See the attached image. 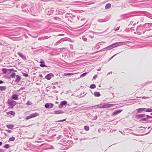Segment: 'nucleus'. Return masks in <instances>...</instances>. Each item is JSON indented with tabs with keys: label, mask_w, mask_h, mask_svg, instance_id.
<instances>
[{
	"label": "nucleus",
	"mask_w": 152,
	"mask_h": 152,
	"mask_svg": "<svg viewBox=\"0 0 152 152\" xmlns=\"http://www.w3.org/2000/svg\"><path fill=\"white\" fill-rule=\"evenodd\" d=\"M39 115V114L38 113H34L28 116L26 118V120H28L31 118H35Z\"/></svg>",
	"instance_id": "nucleus-4"
},
{
	"label": "nucleus",
	"mask_w": 152,
	"mask_h": 152,
	"mask_svg": "<svg viewBox=\"0 0 152 152\" xmlns=\"http://www.w3.org/2000/svg\"><path fill=\"white\" fill-rule=\"evenodd\" d=\"M40 66L41 67H47V66H45V63L44 62H40Z\"/></svg>",
	"instance_id": "nucleus-19"
},
{
	"label": "nucleus",
	"mask_w": 152,
	"mask_h": 152,
	"mask_svg": "<svg viewBox=\"0 0 152 152\" xmlns=\"http://www.w3.org/2000/svg\"><path fill=\"white\" fill-rule=\"evenodd\" d=\"M145 109V108H140L137 109V111L138 113H140L142 112Z\"/></svg>",
	"instance_id": "nucleus-16"
},
{
	"label": "nucleus",
	"mask_w": 152,
	"mask_h": 152,
	"mask_svg": "<svg viewBox=\"0 0 152 152\" xmlns=\"http://www.w3.org/2000/svg\"><path fill=\"white\" fill-rule=\"evenodd\" d=\"M11 97L13 100H18L19 99L18 96L17 94H13L11 96Z\"/></svg>",
	"instance_id": "nucleus-7"
},
{
	"label": "nucleus",
	"mask_w": 152,
	"mask_h": 152,
	"mask_svg": "<svg viewBox=\"0 0 152 152\" xmlns=\"http://www.w3.org/2000/svg\"><path fill=\"white\" fill-rule=\"evenodd\" d=\"M32 104V103L31 102L29 101H28L27 103H26V104L27 105H31Z\"/></svg>",
	"instance_id": "nucleus-28"
},
{
	"label": "nucleus",
	"mask_w": 152,
	"mask_h": 152,
	"mask_svg": "<svg viewBox=\"0 0 152 152\" xmlns=\"http://www.w3.org/2000/svg\"><path fill=\"white\" fill-rule=\"evenodd\" d=\"M2 145V143L1 142H0V146Z\"/></svg>",
	"instance_id": "nucleus-40"
},
{
	"label": "nucleus",
	"mask_w": 152,
	"mask_h": 152,
	"mask_svg": "<svg viewBox=\"0 0 152 152\" xmlns=\"http://www.w3.org/2000/svg\"><path fill=\"white\" fill-rule=\"evenodd\" d=\"M77 73H75V74H77ZM75 74L73 73H64V76H68V75H73Z\"/></svg>",
	"instance_id": "nucleus-18"
},
{
	"label": "nucleus",
	"mask_w": 152,
	"mask_h": 152,
	"mask_svg": "<svg viewBox=\"0 0 152 152\" xmlns=\"http://www.w3.org/2000/svg\"><path fill=\"white\" fill-rule=\"evenodd\" d=\"M13 69H7L5 68L3 69H2V71H3L4 74H6L8 71H11Z\"/></svg>",
	"instance_id": "nucleus-13"
},
{
	"label": "nucleus",
	"mask_w": 152,
	"mask_h": 152,
	"mask_svg": "<svg viewBox=\"0 0 152 152\" xmlns=\"http://www.w3.org/2000/svg\"><path fill=\"white\" fill-rule=\"evenodd\" d=\"M15 138L14 137H10L9 138V140L11 141H13L15 140Z\"/></svg>",
	"instance_id": "nucleus-29"
},
{
	"label": "nucleus",
	"mask_w": 152,
	"mask_h": 152,
	"mask_svg": "<svg viewBox=\"0 0 152 152\" xmlns=\"http://www.w3.org/2000/svg\"><path fill=\"white\" fill-rule=\"evenodd\" d=\"M97 77V75H96L94 76L93 77V78L94 79H95Z\"/></svg>",
	"instance_id": "nucleus-34"
},
{
	"label": "nucleus",
	"mask_w": 152,
	"mask_h": 152,
	"mask_svg": "<svg viewBox=\"0 0 152 152\" xmlns=\"http://www.w3.org/2000/svg\"><path fill=\"white\" fill-rule=\"evenodd\" d=\"M50 108H52L53 107V106H54V105L52 103H50Z\"/></svg>",
	"instance_id": "nucleus-33"
},
{
	"label": "nucleus",
	"mask_w": 152,
	"mask_h": 152,
	"mask_svg": "<svg viewBox=\"0 0 152 152\" xmlns=\"http://www.w3.org/2000/svg\"><path fill=\"white\" fill-rule=\"evenodd\" d=\"M94 96L96 97H99L100 96V94L99 92H95L94 93Z\"/></svg>",
	"instance_id": "nucleus-14"
},
{
	"label": "nucleus",
	"mask_w": 152,
	"mask_h": 152,
	"mask_svg": "<svg viewBox=\"0 0 152 152\" xmlns=\"http://www.w3.org/2000/svg\"><path fill=\"white\" fill-rule=\"evenodd\" d=\"M10 145L8 144H5L4 146V147L6 149H8L9 148Z\"/></svg>",
	"instance_id": "nucleus-26"
},
{
	"label": "nucleus",
	"mask_w": 152,
	"mask_h": 152,
	"mask_svg": "<svg viewBox=\"0 0 152 152\" xmlns=\"http://www.w3.org/2000/svg\"><path fill=\"white\" fill-rule=\"evenodd\" d=\"M21 79V77L20 76L18 75H17L16 76V78L15 79V81L16 82L18 83L20 81Z\"/></svg>",
	"instance_id": "nucleus-11"
},
{
	"label": "nucleus",
	"mask_w": 152,
	"mask_h": 152,
	"mask_svg": "<svg viewBox=\"0 0 152 152\" xmlns=\"http://www.w3.org/2000/svg\"><path fill=\"white\" fill-rule=\"evenodd\" d=\"M6 127L8 129H12L14 127V125L12 124L7 125Z\"/></svg>",
	"instance_id": "nucleus-17"
},
{
	"label": "nucleus",
	"mask_w": 152,
	"mask_h": 152,
	"mask_svg": "<svg viewBox=\"0 0 152 152\" xmlns=\"http://www.w3.org/2000/svg\"><path fill=\"white\" fill-rule=\"evenodd\" d=\"M115 55H114L113 56H112L111 58H110L112 59V58L115 56Z\"/></svg>",
	"instance_id": "nucleus-42"
},
{
	"label": "nucleus",
	"mask_w": 152,
	"mask_h": 152,
	"mask_svg": "<svg viewBox=\"0 0 152 152\" xmlns=\"http://www.w3.org/2000/svg\"><path fill=\"white\" fill-rule=\"evenodd\" d=\"M39 77H40L41 78H42L43 77V76L41 74H40V75H39Z\"/></svg>",
	"instance_id": "nucleus-38"
},
{
	"label": "nucleus",
	"mask_w": 152,
	"mask_h": 152,
	"mask_svg": "<svg viewBox=\"0 0 152 152\" xmlns=\"http://www.w3.org/2000/svg\"><path fill=\"white\" fill-rule=\"evenodd\" d=\"M88 73L87 72H86V73H84L83 74H82L81 76H80V77H84Z\"/></svg>",
	"instance_id": "nucleus-31"
},
{
	"label": "nucleus",
	"mask_w": 152,
	"mask_h": 152,
	"mask_svg": "<svg viewBox=\"0 0 152 152\" xmlns=\"http://www.w3.org/2000/svg\"><path fill=\"white\" fill-rule=\"evenodd\" d=\"M111 6V5L110 4H107L105 6V8L108 9Z\"/></svg>",
	"instance_id": "nucleus-24"
},
{
	"label": "nucleus",
	"mask_w": 152,
	"mask_h": 152,
	"mask_svg": "<svg viewBox=\"0 0 152 152\" xmlns=\"http://www.w3.org/2000/svg\"><path fill=\"white\" fill-rule=\"evenodd\" d=\"M119 27H117V29H116V30H119Z\"/></svg>",
	"instance_id": "nucleus-41"
},
{
	"label": "nucleus",
	"mask_w": 152,
	"mask_h": 152,
	"mask_svg": "<svg viewBox=\"0 0 152 152\" xmlns=\"http://www.w3.org/2000/svg\"><path fill=\"white\" fill-rule=\"evenodd\" d=\"M123 111L122 110H118L113 112L112 115L113 116H115L119 113H120Z\"/></svg>",
	"instance_id": "nucleus-8"
},
{
	"label": "nucleus",
	"mask_w": 152,
	"mask_h": 152,
	"mask_svg": "<svg viewBox=\"0 0 152 152\" xmlns=\"http://www.w3.org/2000/svg\"><path fill=\"white\" fill-rule=\"evenodd\" d=\"M147 118H142L141 119V121H146L147 120H148V118L149 117H151V116H150L148 115H147Z\"/></svg>",
	"instance_id": "nucleus-20"
},
{
	"label": "nucleus",
	"mask_w": 152,
	"mask_h": 152,
	"mask_svg": "<svg viewBox=\"0 0 152 152\" xmlns=\"http://www.w3.org/2000/svg\"><path fill=\"white\" fill-rule=\"evenodd\" d=\"M6 131L8 133H11L12 132V131L10 130H6Z\"/></svg>",
	"instance_id": "nucleus-35"
},
{
	"label": "nucleus",
	"mask_w": 152,
	"mask_h": 152,
	"mask_svg": "<svg viewBox=\"0 0 152 152\" xmlns=\"http://www.w3.org/2000/svg\"><path fill=\"white\" fill-rule=\"evenodd\" d=\"M115 105L114 104H107V103H105L102 105L100 106V108H104L113 107Z\"/></svg>",
	"instance_id": "nucleus-3"
},
{
	"label": "nucleus",
	"mask_w": 152,
	"mask_h": 152,
	"mask_svg": "<svg viewBox=\"0 0 152 152\" xmlns=\"http://www.w3.org/2000/svg\"><path fill=\"white\" fill-rule=\"evenodd\" d=\"M145 116V115L142 114H140L136 116V118H140L144 117Z\"/></svg>",
	"instance_id": "nucleus-12"
},
{
	"label": "nucleus",
	"mask_w": 152,
	"mask_h": 152,
	"mask_svg": "<svg viewBox=\"0 0 152 152\" xmlns=\"http://www.w3.org/2000/svg\"><path fill=\"white\" fill-rule=\"evenodd\" d=\"M23 75L24 76L26 77H28V75L26 73H23Z\"/></svg>",
	"instance_id": "nucleus-32"
},
{
	"label": "nucleus",
	"mask_w": 152,
	"mask_h": 152,
	"mask_svg": "<svg viewBox=\"0 0 152 152\" xmlns=\"http://www.w3.org/2000/svg\"><path fill=\"white\" fill-rule=\"evenodd\" d=\"M45 107L47 108H50V104L46 103L45 105Z\"/></svg>",
	"instance_id": "nucleus-23"
},
{
	"label": "nucleus",
	"mask_w": 152,
	"mask_h": 152,
	"mask_svg": "<svg viewBox=\"0 0 152 152\" xmlns=\"http://www.w3.org/2000/svg\"><path fill=\"white\" fill-rule=\"evenodd\" d=\"M96 86L94 84H92L90 86V88L91 89H94L96 88Z\"/></svg>",
	"instance_id": "nucleus-27"
},
{
	"label": "nucleus",
	"mask_w": 152,
	"mask_h": 152,
	"mask_svg": "<svg viewBox=\"0 0 152 152\" xmlns=\"http://www.w3.org/2000/svg\"><path fill=\"white\" fill-rule=\"evenodd\" d=\"M84 129L86 131H88L89 129V127L87 126H84Z\"/></svg>",
	"instance_id": "nucleus-22"
},
{
	"label": "nucleus",
	"mask_w": 152,
	"mask_h": 152,
	"mask_svg": "<svg viewBox=\"0 0 152 152\" xmlns=\"http://www.w3.org/2000/svg\"><path fill=\"white\" fill-rule=\"evenodd\" d=\"M0 152H4V150L2 149H0Z\"/></svg>",
	"instance_id": "nucleus-36"
},
{
	"label": "nucleus",
	"mask_w": 152,
	"mask_h": 152,
	"mask_svg": "<svg viewBox=\"0 0 152 152\" xmlns=\"http://www.w3.org/2000/svg\"><path fill=\"white\" fill-rule=\"evenodd\" d=\"M66 120V119H64V120H60V121H61V122H63V121H65Z\"/></svg>",
	"instance_id": "nucleus-37"
},
{
	"label": "nucleus",
	"mask_w": 152,
	"mask_h": 152,
	"mask_svg": "<svg viewBox=\"0 0 152 152\" xmlns=\"http://www.w3.org/2000/svg\"><path fill=\"white\" fill-rule=\"evenodd\" d=\"M54 75L52 73H49L45 76V78L48 80H50L52 77H54Z\"/></svg>",
	"instance_id": "nucleus-5"
},
{
	"label": "nucleus",
	"mask_w": 152,
	"mask_h": 152,
	"mask_svg": "<svg viewBox=\"0 0 152 152\" xmlns=\"http://www.w3.org/2000/svg\"><path fill=\"white\" fill-rule=\"evenodd\" d=\"M122 43L123 42H121L115 43L114 44H112L111 45H110L107 47L106 48L108 50L112 49L113 48H115L117 46H120L121 45L120 44Z\"/></svg>",
	"instance_id": "nucleus-2"
},
{
	"label": "nucleus",
	"mask_w": 152,
	"mask_h": 152,
	"mask_svg": "<svg viewBox=\"0 0 152 152\" xmlns=\"http://www.w3.org/2000/svg\"><path fill=\"white\" fill-rule=\"evenodd\" d=\"M146 112H152V109L148 108L146 110Z\"/></svg>",
	"instance_id": "nucleus-30"
},
{
	"label": "nucleus",
	"mask_w": 152,
	"mask_h": 152,
	"mask_svg": "<svg viewBox=\"0 0 152 152\" xmlns=\"http://www.w3.org/2000/svg\"><path fill=\"white\" fill-rule=\"evenodd\" d=\"M18 55L20 57L23 59L25 60L26 59V56H25L23 55L22 54L20 53L18 54Z\"/></svg>",
	"instance_id": "nucleus-15"
},
{
	"label": "nucleus",
	"mask_w": 152,
	"mask_h": 152,
	"mask_svg": "<svg viewBox=\"0 0 152 152\" xmlns=\"http://www.w3.org/2000/svg\"><path fill=\"white\" fill-rule=\"evenodd\" d=\"M6 86H0V90L1 91H4L6 90Z\"/></svg>",
	"instance_id": "nucleus-21"
},
{
	"label": "nucleus",
	"mask_w": 152,
	"mask_h": 152,
	"mask_svg": "<svg viewBox=\"0 0 152 152\" xmlns=\"http://www.w3.org/2000/svg\"><path fill=\"white\" fill-rule=\"evenodd\" d=\"M63 113H64V112L61 110L55 111L53 113V114H63Z\"/></svg>",
	"instance_id": "nucleus-10"
},
{
	"label": "nucleus",
	"mask_w": 152,
	"mask_h": 152,
	"mask_svg": "<svg viewBox=\"0 0 152 152\" xmlns=\"http://www.w3.org/2000/svg\"><path fill=\"white\" fill-rule=\"evenodd\" d=\"M4 82L2 80H0V84L3 83Z\"/></svg>",
	"instance_id": "nucleus-39"
},
{
	"label": "nucleus",
	"mask_w": 152,
	"mask_h": 152,
	"mask_svg": "<svg viewBox=\"0 0 152 152\" xmlns=\"http://www.w3.org/2000/svg\"><path fill=\"white\" fill-rule=\"evenodd\" d=\"M6 113L7 115H11L13 116H14L15 114V112L13 111H10L8 112H7Z\"/></svg>",
	"instance_id": "nucleus-9"
},
{
	"label": "nucleus",
	"mask_w": 152,
	"mask_h": 152,
	"mask_svg": "<svg viewBox=\"0 0 152 152\" xmlns=\"http://www.w3.org/2000/svg\"><path fill=\"white\" fill-rule=\"evenodd\" d=\"M15 75L16 74L15 73H13L11 75L10 77L12 78H14L15 77Z\"/></svg>",
	"instance_id": "nucleus-25"
},
{
	"label": "nucleus",
	"mask_w": 152,
	"mask_h": 152,
	"mask_svg": "<svg viewBox=\"0 0 152 152\" xmlns=\"http://www.w3.org/2000/svg\"><path fill=\"white\" fill-rule=\"evenodd\" d=\"M8 106L10 107L11 109H13L14 107L17 104V102L12 99H8L7 102Z\"/></svg>",
	"instance_id": "nucleus-1"
},
{
	"label": "nucleus",
	"mask_w": 152,
	"mask_h": 152,
	"mask_svg": "<svg viewBox=\"0 0 152 152\" xmlns=\"http://www.w3.org/2000/svg\"><path fill=\"white\" fill-rule=\"evenodd\" d=\"M67 102L66 101H62L61 102L60 104L59 105L58 107L60 108H62L63 107L64 105H66L67 104Z\"/></svg>",
	"instance_id": "nucleus-6"
}]
</instances>
